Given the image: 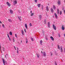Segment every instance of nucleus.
<instances>
[{
  "label": "nucleus",
  "instance_id": "f257e3e1",
  "mask_svg": "<svg viewBox=\"0 0 65 65\" xmlns=\"http://www.w3.org/2000/svg\"><path fill=\"white\" fill-rule=\"evenodd\" d=\"M53 29H54V30H56V26L54 24L53 25Z\"/></svg>",
  "mask_w": 65,
  "mask_h": 65
},
{
  "label": "nucleus",
  "instance_id": "f03ea898",
  "mask_svg": "<svg viewBox=\"0 0 65 65\" xmlns=\"http://www.w3.org/2000/svg\"><path fill=\"white\" fill-rule=\"evenodd\" d=\"M13 3L14 5H15V4H17V0H15L14 2H13Z\"/></svg>",
  "mask_w": 65,
  "mask_h": 65
},
{
  "label": "nucleus",
  "instance_id": "7ed1b4c3",
  "mask_svg": "<svg viewBox=\"0 0 65 65\" xmlns=\"http://www.w3.org/2000/svg\"><path fill=\"white\" fill-rule=\"evenodd\" d=\"M2 60H3V62L4 63V65H5V60H4V59L2 58Z\"/></svg>",
  "mask_w": 65,
  "mask_h": 65
},
{
  "label": "nucleus",
  "instance_id": "20e7f679",
  "mask_svg": "<svg viewBox=\"0 0 65 65\" xmlns=\"http://www.w3.org/2000/svg\"><path fill=\"white\" fill-rule=\"evenodd\" d=\"M39 17L40 20H41V19L42 18V15H39Z\"/></svg>",
  "mask_w": 65,
  "mask_h": 65
},
{
  "label": "nucleus",
  "instance_id": "39448f33",
  "mask_svg": "<svg viewBox=\"0 0 65 65\" xmlns=\"http://www.w3.org/2000/svg\"><path fill=\"white\" fill-rule=\"evenodd\" d=\"M9 10L10 12V13H11V14H13V11L11 10V9H10Z\"/></svg>",
  "mask_w": 65,
  "mask_h": 65
},
{
  "label": "nucleus",
  "instance_id": "423d86ee",
  "mask_svg": "<svg viewBox=\"0 0 65 65\" xmlns=\"http://www.w3.org/2000/svg\"><path fill=\"white\" fill-rule=\"evenodd\" d=\"M6 3L9 7H10V4H9V3H8V2H7Z\"/></svg>",
  "mask_w": 65,
  "mask_h": 65
},
{
  "label": "nucleus",
  "instance_id": "0eeeda50",
  "mask_svg": "<svg viewBox=\"0 0 65 65\" xmlns=\"http://www.w3.org/2000/svg\"><path fill=\"white\" fill-rule=\"evenodd\" d=\"M50 38L53 41H54V38H53V37L51 36Z\"/></svg>",
  "mask_w": 65,
  "mask_h": 65
},
{
  "label": "nucleus",
  "instance_id": "6e6552de",
  "mask_svg": "<svg viewBox=\"0 0 65 65\" xmlns=\"http://www.w3.org/2000/svg\"><path fill=\"white\" fill-rule=\"evenodd\" d=\"M62 46L61 47H60L61 52V53L63 52V49L62 48Z\"/></svg>",
  "mask_w": 65,
  "mask_h": 65
},
{
  "label": "nucleus",
  "instance_id": "1a4fd4ad",
  "mask_svg": "<svg viewBox=\"0 0 65 65\" xmlns=\"http://www.w3.org/2000/svg\"><path fill=\"white\" fill-rule=\"evenodd\" d=\"M57 3L58 5H60L61 4V2L60 1L58 0V2H57Z\"/></svg>",
  "mask_w": 65,
  "mask_h": 65
},
{
  "label": "nucleus",
  "instance_id": "9d476101",
  "mask_svg": "<svg viewBox=\"0 0 65 65\" xmlns=\"http://www.w3.org/2000/svg\"><path fill=\"white\" fill-rule=\"evenodd\" d=\"M48 28H50V22H48Z\"/></svg>",
  "mask_w": 65,
  "mask_h": 65
},
{
  "label": "nucleus",
  "instance_id": "9b49d317",
  "mask_svg": "<svg viewBox=\"0 0 65 65\" xmlns=\"http://www.w3.org/2000/svg\"><path fill=\"white\" fill-rule=\"evenodd\" d=\"M54 15H55V18H56V19H57L58 18V16H57V15L56 14V13H55Z\"/></svg>",
  "mask_w": 65,
  "mask_h": 65
},
{
  "label": "nucleus",
  "instance_id": "f8f14e48",
  "mask_svg": "<svg viewBox=\"0 0 65 65\" xmlns=\"http://www.w3.org/2000/svg\"><path fill=\"white\" fill-rule=\"evenodd\" d=\"M43 55L44 57H45L46 56V53H45V52H43Z\"/></svg>",
  "mask_w": 65,
  "mask_h": 65
},
{
  "label": "nucleus",
  "instance_id": "ddd939ff",
  "mask_svg": "<svg viewBox=\"0 0 65 65\" xmlns=\"http://www.w3.org/2000/svg\"><path fill=\"white\" fill-rule=\"evenodd\" d=\"M53 9L54 10H55V9H56V7L55 6V5H54L53 6Z\"/></svg>",
  "mask_w": 65,
  "mask_h": 65
},
{
  "label": "nucleus",
  "instance_id": "4468645a",
  "mask_svg": "<svg viewBox=\"0 0 65 65\" xmlns=\"http://www.w3.org/2000/svg\"><path fill=\"white\" fill-rule=\"evenodd\" d=\"M21 31H22V34L23 35H24V31H23V30H21Z\"/></svg>",
  "mask_w": 65,
  "mask_h": 65
},
{
  "label": "nucleus",
  "instance_id": "2eb2a0df",
  "mask_svg": "<svg viewBox=\"0 0 65 65\" xmlns=\"http://www.w3.org/2000/svg\"><path fill=\"white\" fill-rule=\"evenodd\" d=\"M51 12H52V13H54V10H53V9L51 8Z\"/></svg>",
  "mask_w": 65,
  "mask_h": 65
},
{
  "label": "nucleus",
  "instance_id": "dca6fc26",
  "mask_svg": "<svg viewBox=\"0 0 65 65\" xmlns=\"http://www.w3.org/2000/svg\"><path fill=\"white\" fill-rule=\"evenodd\" d=\"M57 12L58 14H59V9H58L57 10Z\"/></svg>",
  "mask_w": 65,
  "mask_h": 65
},
{
  "label": "nucleus",
  "instance_id": "f3484780",
  "mask_svg": "<svg viewBox=\"0 0 65 65\" xmlns=\"http://www.w3.org/2000/svg\"><path fill=\"white\" fill-rule=\"evenodd\" d=\"M40 44H41V45H42V40H41L40 41Z\"/></svg>",
  "mask_w": 65,
  "mask_h": 65
},
{
  "label": "nucleus",
  "instance_id": "a211bd4d",
  "mask_svg": "<svg viewBox=\"0 0 65 65\" xmlns=\"http://www.w3.org/2000/svg\"><path fill=\"white\" fill-rule=\"evenodd\" d=\"M62 30H64L65 29V28H64V26L63 25H62Z\"/></svg>",
  "mask_w": 65,
  "mask_h": 65
},
{
  "label": "nucleus",
  "instance_id": "6ab92c4d",
  "mask_svg": "<svg viewBox=\"0 0 65 65\" xmlns=\"http://www.w3.org/2000/svg\"><path fill=\"white\" fill-rule=\"evenodd\" d=\"M25 27L27 29H28V27H27V24H25Z\"/></svg>",
  "mask_w": 65,
  "mask_h": 65
},
{
  "label": "nucleus",
  "instance_id": "aec40b11",
  "mask_svg": "<svg viewBox=\"0 0 65 65\" xmlns=\"http://www.w3.org/2000/svg\"><path fill=\"white\" fill-rule=\"evenodd\" d=\"M46 10L47 11H48V6H47L46 7Z\"/></svg>",
  "mask_w": 65,
  "mask_h": 65
},
{
  "label": "nucleus",
  "instance_id": "412c9836",
  "mask_svg": "<svg viewBox=\"0 0 65 65\" xmlns=\"http://www.w3.org/2000/svg\"><path fill=\"white\" fill-rule=\"evenodd\" d=\"M41 9L42 10H43V5H41Z\"/></svg>",
  "mask_w": 65,
  "mask_h": 65
},
{
  "label": "nucleus",
  "instance_id": "4be33fe9",
  "mask_svg": "<svg viewBox=\"0 0 65 65\" xmlns=\"http://www.w3.org/2000/svg\"><path fill=\"white\" fill-rule=\"evenodd\" d=\"M12 32L11 31L10 32V35H12Z\"/></svg>",
  "mask_w": 65,
  "mask_h": 65
},
{
  "label": "nucleus",
  "instance_id": "5701e85b",
  "mask_svg": "<svg viewBox=\"0 0 65 65\" xmlns=\"http://www.w3.org/2000/svg\"><path fill=\"white\" fill-rule=\"evenodd\" d=\"M37 56L38 57V58H39V56H40V55L39 54H37Z\"/></svg>",
  "mask_w": 65,
  "mask_h": 65
},
{
  "label": "nucleus",
  "instance_id": "b1692460",
  "mask_svg": "<svg viewBox=\"0 0 65 65\" xmlns=\"http://www.w3.org/2000/svg\"><path fill=\"white\" fill-rule=\"evenodd\" d=\"M40 5H41V4H39L38 5V7H40Z\"/></svg>",
  "mask_w": 65,
  "mask_h": 65
},
{
  "label": "nucleus",
  "instance_id": "393cba45",
  "mask_svg": "<svg viewBox=\"0 0 65 65\" xmlns=\"http://www.w3.org/2000/svg\"><path fill=\"white\" fill-rule=\"evenodd\" d=\"M8 21H9V22H12V21H11V20L10 19H9L8 20Z\"/></svg>",
  "mask_w": 65,
  "mask_h": 65
},
{
  "label": "nucleus",
  "instance_id": "a878e982",
  "mask_svg": "<svg viewBox=\"0 0 65 65\" xmlns=\"http://www.w3.org/2000/svg\"><path fill=\"white\" fill-rule=\"evenodd\" d=\"M31 39L32 41H34V39H33V38H31Z\"/></svg>",
  "mask_w": 65,
  "mask_h": 65
},
{
  "label": "nucleus",
  "instance_id": "bb28decb",
  "mask_svg": "<svg viewBox=\"0 0 65 65\" xmlns=\"http://www.w3.org/2000/svg\"><path fill=\"white\" fill-rule=\"evenodd\" d=\"M29 26H30V27H31L32 26V24H31V23H30L29 24Z\"/></svg>",
  "mask_w": 65,
  "mask_h": 65
},
{
  "label": "nucleus",
  "instance_id": "cd10ccee",
  "mask_svg": "<svg viewBox=\"0 0 65 65\" xmlns=\"http://www.w3.org/2000/svg\"><path fill=\"white\" fill-rule=\"evenodd\" d=\"M58 47L59 50H60V46H59V45H58Z\"/></svg>",
  "mask_w": 65,
  "mask_h": 65
},
{
  "label": "nucleus",
  "instance_id": "c85d7f7f",
  "mask_svg": "<svg viewBox=\"0 0 65 65\" xmlns=\"http://www.w3.org/2000/svg\"><path fill=\"white\" fill-rule=\"evenodd\" d=\"M44 22L45 24H46V20H45L44 21Z\"/></svg>",
  "mask_w": 65,
  "mask_h": 65
},
{
  "label": "nucleus",
  "instance_id": "c756f323",
  "mask_svg": "<svg viewBox=\"0 0 65 65\" xmlns=\"http://www.w3.org/2000/svg\"><path fill=\"white\" fill-rule=\"evenodd\" d=\"M18 18H19V20H20V21H21V18H20V17H19L18 16Z\"/></svg>",
  "mask_w": 65,
  "mask_h": 65
},
{
  "label": "nucleus",
  "instance_id": "7c9ffc66",
  "mask_svg": "<svg viewBox=\"0 0 65 65\" xmlns=\"http://www.w3.org/2000/svg\"><path fill=\"white\" fill-rule=\"evenodd\" d=\"M45 39H46V40H47L48 39H47V37L45 36Z\"/></svg>",
  "mask_w": 65,
  "mask_h": 65
},
{
  "label": "nucleus",
  "instance_id": "2f4dec72",
  "mask_svg": "<svg viewBox=\"0 0 65 65\" xmlns=\"http://www.w3.org/2000/svg\"><path fill=\"white\" fill-rule=\"evenodd\" d=\"M34 14V13H33L32 14H31V17H32V16H33V14Z\"/></svg>",
  "mask_w": 65,
  "mask_h": 65
},
{
  "label": "nucleus",
  "instance_id": "473e14b6",
  "mask_svg": "<svg viewBox=\"0 0 65 65\" xmlns=\"http://www.w3.org/2000/svg\"><path fill=\"white\" fill-rule=\"evenodd\" d=\"M60 15H61V14H62V12L61 11H60Z\"/></svg>",
  "mask_w": 65,
  "mask_h": 65
},
{
  "label": "nucleus",
  "instance_id": "72a5a7b5",
  "mask_svg": "<svg viewBox=\"0 0 65 65\" xmlns=\"http://www.w3.org/2000/svg\"><path fill=\"white\" fill-rule=\"evenodd\" d=\"M58 35L59 37H60V34H58Z\"/></svg>",
  "mask_w": 65,
  "mask_h": 65
},
{
  "label": "nucleus",
  "instance_id": "f704fd0d",
  "mask_svg": "<svg viewBox=\"0 0 65 65\" xmlns=\"http://www.w3.org/2000/svg\"><path fill=\"white\" fill-rule=\"evenodd\" d=\"M24 31L25 33H26L27 32H26V29L25 28L24 29Z\"/></svg>",
  "mask_w": 65,
  "mask_h": 65
},
{
  "label": "nucleus",
  "instance_id": "c9c22d12",
  "mask_svg": "<svg viewBox=\"0 0 65 65\" xmlns=\"http://www.w3.org/2000/svg\"><path fill=\"white\" fill-rule=\"evenodd\" d=\"M35 2H37V0H35Z\"/></svg>",
  "mask_w": 65,
  "mask_h": 65
},
{
  "label": "nucleus",
  "instance_id": "e433bc0d",
  "mask_svg": "<svg viewBox=\"0 0 65 65\" xmlns=\"http://www.w3.org/2000/svg\"><path fill=\"white\" fill-rule=\"evenodd\" d=\"M26 43H28V40H27V39H26Z\"/></svg>",
  "mask_w": 65,
  "mask_h": 65
},
{
  "label": "nucleus",
  "instance_id": "4c0bfd02",
  "mask_svg": "<svg viewBox=\"0 0 65 65\" xmlns=\"http://www.w3.org/2000/svg\"><path fill=\"white\" fill-rule=\"evenodd\" d=\"M42 33H43V34H44V32H45L44 31H43V30H42Z\"/></svg>",
  "mask_w": 65,
  "mask_h": 65
},
{
  "label": "nucleus",
  "instance_id": "58836bf2",
  "mask_svg": "<svg viewBox=\"0 0 65 65\" xmlns=\"http://www.w3.org/2000/svg\"><path fill=\"white\" fill-rule=\"evenodd\" d=\"M7 35H8V38H10V37H9V35H8V34Z\"/></svg>",
  "mask_w": 65,
  "mask_h": 65
},
{
  "label": "nucleus",
  "instance_id": "ea45409f",
  "mask_svg": "<svg viewBox=\"0 0 65 65\" xmlns=\"http://www.w3.org/2000/svg\"><path fill=\"white\" fill-rule=\"evenodd\" d=\"M13 42H14V39H13Z\"/></svg>",
  "mask_w": 65,
  "mask_h": 65
},
{
  "label": "nucleus",
  "instance_id": "a19ab883",
  "mask_svg": "<svg viewBox=\"0 0 65 65\" xmlns=\"http://www.w3.org/2000/svg\"><path fill=\"white\" fill-rule=\"evenodd\" d=\"M17 54L19 53V51L18 50L17 51Z\"/></svg>",
  "mask_w": 65,
  "mask_h": 65
},
{
  "label": "nucleus",
  "instance_id": "79ce46f5",
  "mask_svg": "<svg viewBox=\"0 0 65 65\" xmlns=\"http://www.w3.org/2000/svg\"><path fill=\"white\" fill-rule=\"evenodd\" d=\"M3 28H4V24H3Z\"/></svg>",
  "mask_w": 65,
  "mask_h": 65
},
{
  "label": "nucleus",
  "instance_id": "37998d69",
  "mask_svg": "<svg viewBox=\"0 0 65 65\" xmlns=\"http://www.w3.org/2000/svg\"><path fill=\"white\" fill-rule=\"evenodd\" d=\"M15 36L17 38V34H15Z\"/></svg>",
  "mask_w": 65,
  "mask_h": 65
},
{
  "label": "nucleus",
  "instance_id": "c03bdc74",
  "mask_svg": "<svg viewBox=\"0 0 65 65\" xmlns=\"http://www.w3.org/2000/svg\"><path fill=\"white\" fill-rule=\"evenodd\" d=\"M55 65H57V62H55Z\"/></svg>",
  "mask_w": 65,
  "mask_h": 65
},
{
  "label": "nucleus",
  "instance_id": "a18cd8bd",
  "mask_svg": "<svg viewBox=\"0 0 65 65\" xmlns=\"http://www.w3.org/2000/svg\"><path fill=\"white\" fill-rule=\"evenodd\" d=\"M17 51H18L19 50V48L18 47H17Z\"/></svg>",
  "mask_w": 65,
  "mask_h": 65
},
{
  "label": "nucleus",
  "instance_id": "49530a36",
  "mask_svg": "<svg viewBox=\"0 0 65 65\" xmlns=\"http://www.w3.org/2000/svg\"><path fill=\"white\" fill-rule=\"evenodd\" d=\"M9 40H10V38H9Z\"/></svg>",
  "mask_w": 65,
  "mask_h": 65
},
{
  "label": "nucleus",
  "instance_id": "de8ad7c7",
  "mask_svg": "<svg viewBox=\"0 0 65 65\" xmlns=\"http://www.w3.org/2000/svg\"><path fill=\"white\" fill-rule=\"evenodd\" d=\"M32 11H30V13H31V14H32Z\"/></svg>",
  "mask_w": 65,
  "mask_h": 65
},
{
  "label": "nucleus",
  "instance_id": "09e8293b",
  "mask_svg": "<svg viewBox=\"0 0 65 65\" xmlns=\"http://www.w3.org/2000/svg\"><path fill=\"white\" fill-rule=\"evenodd\" d=\"M41 54L43 53V52H42V51H41Z\"/></svg>",
  "mask_w": 65,
  "mask_h": 65
},
{
  "label": "nucleus",
  "instance_id": "8fccbe9b",
  "mask_svg": "<svg viewBox=\"0 0 65 65\" xmlns=\"http://www.w3.org/2000/svg\"><path fill=\"white\" fill-rule=\"evenodd\" d=\"M53 55V54H52V53H51V56H52Z\"/></svg>",
  "mask_w": 65,
  "mask_h": 65
},
{
  "label": "nucleus",
  "instance_id": "3c124183",
  "mask_svg": "<svg viewBox=\"0 0 65 65\" xmlns=\"http://www.w3.org/2000/svg\"><path fill=\"white\" fill-rule=\"evenodd\" d=\"M5 58H6L7 57H6V55H5Z\"/></svg>",
  "mask_w": 65,
  "mask_h": 65
},
{
  "label": "nucleus",
  "instance_id": "603ef678",
  "mask_svg": "<svg viewBox=\"0 0 65 65\" xmlns=\"http://www.w3.org/2000/svg\"><path fill=\"white\" fill-rule=\"evenodd\" d=\"M1 53H2V51H1Z\"/></svg>",
  "mask_w": 65,
  "mask_h": 65
},
{
  "label": "nucleus",
  "instance_id": "864d4df0",
  "mask_svg": "<svg viewBox=\"0 0 65 65\" xmlns=\"http://www.w3.org/2000/svg\"><path fill=\"white\" fill-rule=\"evenodd\" d=\"M0 23H1V24H2V22H1L0 21Z\"/></svg>",
  "mask_w": 65,
  "mask_h": 65
},
{
  "label": "nucleus",
  "instance_id": "5fc2aeb1",
  "mask_svg": "<svg viewBox=\"0 0 65 65\" xmlns=\"http://www.w3.org/2000/svg\"><path fill=\"white\" fill-rule=\"evenodd\" d=\"M64 13L65 14V10H64Z\"/></svg>",
  "mask_w": 65,
  "mask_h": 65
},
{
  "label": "nucleus",
  "instance_id": "6e6d98bb",
  "mask_svg": "<svg viewBox=\"0 0 65 65\" xmlns=\"http://www.w3.org/2000/svg\"><path fill=\"white\" fill-rule=\"evenodd\" d=\"M14 47L15 49V48H16V47H15L14 46Z\"/></svg>",
  "mask_w": 65,
  "mask_h": 65
},
{
  "label": "nucleus",
  "instance_id": "4d7b16f0",
  "mask_svg": "<svg viewBox=\"0 0 65 65\" xmlns=\"http://www.w3.org/2000/svg\"><path fill=\"white\" fill-rule=\"evenodd\" d=\"M5 51L4 50V49H3V51Z\"/></svg>",
  "mask_w": 65,
  "mask_h": 65
},
{
  "label": "nucleus",
  "instance_id": "13d9d810",
  "mask_svg": "<svg viewBox=\"0 0 65 65\" xmlns=\"http://www.w3.org/2000/svg\"><path fill=\"white\" fill-rule=\"evenodd\" d=\"M0 50H1V46H0Z\"/></svg>",
  "mask_w": 65,
  "mask_h": 65
},
{
  "label": "nucleus",
  "instance_id": "bf43d9fd",
  "mask_svg": "<svg viewBox=\"0 0 65 65\" xmlns=\"http://www.w3.org/2000/svg\"><path fill=\"white\" fill-rule=\"evenodd\" d=\"M64 36L65 37V34H64Z\"/></svg>",
  "mask_w": 65,
  "mask_h": 65
},
{
  "label": "nucleus",
  "instance_id": "052dcab7",
  "mask_svg": "<svg viewBox=\"0 0 65 65\" xmlns=\"http://www.w3.org/2000/svg\"><path fill=\"white\" fill-rule=\"evenodd\" d=\"M6 55H7V56H8V54H7Z\"/></svg>",
  "mask_w": 65,
  "mask_h": 65
},
{
  "label": "nucleus",
  "instance_id": "680f3d73",
  "mask_svg": "<svg viewBox=\"0 0 65 65\" xmlns=\"http://www.w3.org/2000/svg\"><path fill=\"white\" fill-rule=\"evenodd\" d=\"M48 5H49V4H48Z\"/></svg>",
  "mask_w": 65,
  "mask_h": 65
},
{
  "label": "nucleus",
  "instance_id": "e2e57ef3",
  "mask_svg": "<svg viewBox=\"0 0 65 65\" xmlns=\"http://www.w3.org/2000/svg\"><path fill=\"white\" fill-rule=\"evenodd\" d=\"M3 49H4V47H3Z\"/></svg>",
  "mask_w": 65,
  "mask_h": 65
},
{
  "label": "nucleus",
  "instance_id": "0e129e2a",
  "mask_svg": "<svg viewBox=\"0 0 65 65\" xmlns=\"http://www.w3.org/2000/svg\"><path fill=\"white\" fill-rule=\"evenodd\" d=\"M0 27H1V25L0 24Z\"/></svg>",
  "mask_w": 65,
  "mask_h": 65
},
{
  "label": "nucleus",
  "instance_id": "69168bd1",
  "mask_svg": "<svg viewBox=\"0 0 65 65\" xmlns=\"http://www.w3.org/2000/svg\"><path fill=\"white\" fill-rule=\"evenodd\" d=\"M64 50H65V48H64ZM64 52L65 53V51Z\"/></svg>",
  "mask_w": 65,
  "mask_h": 65
},
{
  "label": "nucleus",
  "instance_id": "338daca9",
  "mask_svg": "<svg viewBox=\"0 0 65 65\" xmlns=\"http://www.w3.org/2000/svg\"><path fill=\"white\" fill-rule=\"evenodd\" d=\"M20 18H22V17H20Z\"/></svg>",
  "mask_w": 65,
  "mask_h": 65
},
{
  "label": "nucleus",
  "instance_id": "774afa93",
  "mask_svg": "<svg viewBox=\"0 0 65 65\" xmlns=\"http://www.w3.org/2000/svg\"><path fill=\"white\" fill-rule=\"evenodd\" d=\"M15 50H16V48H15Z\"/></svg>",
  "mask_w": 65,
  "mask_h": 65
}]
</instances>
